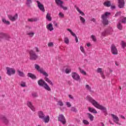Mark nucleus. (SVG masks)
<instances>
[{
  "mask_svg": "<svg viewBox=\"0 0 126 126\" xmlns=\"http://www.w3.org/2000/svg\"><path fill=\"white\" fill-rule=\"evenodd\" d=\"M64 42L65 44H66V45H68L69 44V39H68V37H64Z\"/></svg>",
  "mask_w": 126,
  "mask_h": 126,
  "instance_id": "cd10ccee",
  "label": "nucleus"
},
{
  "mask_svg": "<svg viewBox=\"0 0 126 126\" xmlns=\"http://www.w3.org/2000/svg\"><path fill=\"white\" fill-rule=\"evenodd\" d=\"M91 21H93L94 22H96V20L94 19V18H92L91 20Z\"/></svg>",
  "mask_w": 126,
  "mask_h": 126,
  "instance_id": "052dcab7",
  "label": "nucleus"
},
{
  "mask_svg": "<svg viewBox=\"0 0 126 126\" xmlns=\"http://www.w3.org/2000/svg\"><path fill=\"white\" fill-rule=\"evenodd\" d=\"M28 77H30L32 79H36V76L31 73H28Z\"/></svg>",
  "mask_w": 126,
  "mask_h": 126,
  "instance_id": "412c9836",
  "label": "nucleus"
},
{
  "mask_svg": "<svg viewBox=\"0 0 126 126\" xmlns=\"http://www.w3.org/2000/svg\"><path fill=\"white\" fill-rule=\"evenodd\" d=\"M7 70V74L10 76L11 75H12V74H14L16 71H15V69L14 68H10V67H6V68Z\"/></svg>",
  "mask_w": 126,
  "mask_h": 126,
  "instance_id": "0eeeda50",
  "label": "nucleus"
},
{
  "mask_svg": "<svg viewBox=\"0 0 126 126\" xmlns=\"http://www.w3.org/2000/svg\"><path fill=\"white\" fill-rule=\"evenodd\" d=\"M66 104L68 108H70V107H71V104H70V102H66Z\"/></svg>",
  "mask_w": 126,
  "mask_h": 126,
  "instance_id": "09e8293b",
  "label": "nucleus"
},
{
  "mask_svg": "<svg viewBox=\"0 0 126 126\" xmlns=\"http://www.w3.org/2000/svg\"><path fill=\"white\" fill-rule=\"evenodd\" d=\"M80 14H81V15L82 16H84L85 14H84V13L81 11H80L79 12Z\"/></svg>",
  "mask_w": 126,
  "mask_h": 126,
  "instance_id": "4d7b16f0",
  "label": "nucleus"
},
{
  "mask_svg": "<svg viewBox=\"0 0 126 126\" xmlns=\"http://www.w3.org/2000/svg\"><path fill=\"white\" fill-rule=\"evenodd\" d=\"M80 72L83 74L84 75H86V72L84 71L83 69H80Z\"/></svg>",
  "mask_w": 126,
  "mask_h": 126,
  "instance_id": "a18cd8bd",
  "label": "nucleus"
},
{
  "mask_svg": "<svg viewBox=\"0 0 126 126\" xmlns=\"http://www.w3.org/2000/svg\"><path fill=\"white\" fill-rule=\"evenodd\" d=\"M3 121L6 125H7V124H8V120L6 119V118L4 117L3 118Z\"/></svg>",
  "mask_w": 126,
  "mask_h": 126,
  "instance_id": "79ce46f5",
  "label": "nucleus"
},
{
  "mask_svg": "<svg viewBox=\"0 0 126 126\" xmlns=\"http://www.w3.org/2000/svg\"><path fill=\"white\" fill-rule=\"evenodd\" d=\"M61 7L62 8H63V10H66L67 9V7H64L63 6V5H61V6L60 7Z\"/></svg>",
  "mask_w": 126,
  "mask_h": 126,
  "instance_id": "603ef678",
  "label": "nucleus"
},
{
  "mask_svg": "<svg viewBox=\"0 0 126 126\" xmlns=\"http://www.w3.org/2000/svg\"><path fill=\"white\" fill-rule=\"evenodd\" d=\"M121 118L123 119V120H126V118H125L124 116L121 115Z\"/></svg>",
  "mask_w": 126,
  "mask_h": 126,
  "instance_id": "0e129e2a",
  "label": "nucleus"
},
{
  "mask_svg": "<svg viewBox=\"0 0 126 126\" xmlns=\"http://www.w3.org/2000/svg\"><path fill=\"white\" fill-rule=\"evenodd\" d=\"M58 121L59 122H61V123H62L63 125H65V124L66 123V121H65V118H64L63 115L62 114L59 115L58 117Z\"/></svg>",
  "mask_w": 126,
  "mask_h": 126,
  "instance_id": "1a4fd4ad",
  "label": "nucleus"
},
{
  "mask_svg": "<svg viewBox=\"0 0 126 126\" xmlns=\"http://www.w3.org/2000/svg\"><path fill=\"white\" fill-rule=\"evenodd\" d=\"M46 28L49 31H53L54 30V27H53V24L50 23L46 26Z\"/></svg>",
  "mask_w": 126,
  "mask_h": 126,
  "instance_id": "a211bd4d",
  "label": "nucleus"
},
{
  "mask_svg": "<svg viewBox=\"0 0 126 126\" xmlns=\"http://www.w3.org/2000/svg\"><path fill=\"white\" fill-rule=\"evenodd\" d=\"M96 72H97V73H100L102 78H103V79H105V75H104V72H103L102 68H98L96 69Z\"/></svg>",
  "mask_w": 126,
  "mask_h": 126,
  "instance_id": "2eb2a0df",
  "label": "nucleus"
},
{
  "mask_svg": "<svg viewBox=\"0 0 126 126\" xmlns=\"http://www.w3.org/2000/svg\"><path fill=\"white\" fill-rule=\"evenodd\" d=\"M117 28L119 30H122L123 29V26H122V23L121 22H119L117 24Z\"/></svg>",
  "mask_w": 126,
  "mask_h": 126,
  "instance_id": "c85d7f7f",
  "label": "nucleus"
},
{
  "mask_svg": "<svg viewBox=\"0 0 126 126\" xmlns=\"http://www.w3.org/2000/svg\"><path fill=\"white\" fill-rule=\"evenodd\" d=\"M86 88L87 90H89V91H91V87L89 85H86Z\"/></svg>",
  "mask_w": 126,
  "mask_h": 126,
  "instance_id": "49530a36",
  "label": "nucleus"
},
{
  "mask_svg": "<svg viewBox=\"0 0 126 126\" xmlns=\"http://www.w3.org/2000/svg\"><path fill=\"white\" fill-rule=\"evenodd\" d=\"M121 12H118L116 13L115 14V17H117L118 16H120V15H121Z\"/></svg>",
  "mask_w": 126,
  "mask_h": 126,
  "instance_id": "3c124183",
  "label": "nucleus"
},
{
  "mask_svg": "<svg viewBox=\"0 0 126 126\" xmlns=\"http://www.w3.org/2000/svg\"><path fill=\"white\" fill-rule=\"evenodd\" d=\"M27 105L28 107L30 108V109H31L32 111V112H35V107L33 106L31 101H27Z\"/></svg>",
  "mask_w": 126,
  "mask_h": 126,
  "instance_id": "ddd939ff",
  "label": "nucleus"
},
{
  "mask_svg": "<svg viewBox=\"0 0 126 126\" xmlns=\"http://www.w3.org/2000/svg\"><path fill=\"white\" fill-rule=\"evenodd\" d=\"M76 9H77L78 12H80V9H79V8L78 7H76Z\"/></svg>",
  "mask_w": 126,
  "mask_h": 126,
  "instance_id": "680f3d73",
  "label": "nucleus"
},
{
  "mask_svg": "<svg viewBox=\"0 0 126 126\" xmlns=\"http://www.w3.org/2000/svg\"><path fill=\"white\" fill-rule=\"evenodd\" d=\"M27 34L28 35H29V36H30V37H33V36H34V34H35V33L33 32H27Z\"/></svg>",
  "mask_w": 126,
  "mask_h": 126,
  "instance_id": "473e14b6",
  "label": "nucleus"
},
{
  "mask_svg": "<svg viewBox=\"0 0 126 126\" xmlns=\"http://www.w3.org/2000/svg\"><path fill=\"white\" fill-rule=\"evenodd\" d=\"M118 6L120 8H123L125 6V0H118Z\"/></svg>",
  "mask_w": 126,
  "mask_h": 126,
  "instance_id": "f3484780",
  "label": "nucleus"
},
{
  "mask_svg": "<svg viewBox=\"0 0 126 126\" xmlns=\"http://www.w3.org/2000/svg\"><path fill=\"white\" fill-rule=\"evenodd\" d=\"M87 115H88V117L89 119H90V121L91 122H93V120H94V116L90 113H87Z\"/></svg>",
  "mask_w": 126,
  "mask_h": 126,
  "instance_id": "a878e982",
  "label": "nucleus"
},
{
  "mask_svg": "<svg viewBox=\"0 0 126 126\" xmlns=\"http://www.w3.org/2000/svg\"><path fill=\"white\" fill-rule=\"evenodd\" d=\"M83 123L84 124V125H89V122L87 120H83Z\"/></svg>",
  "mask_w": 126,
  "mask_h": 126,
  "instance_id": "de8ad7c7",
  "label": "nucleus"
},
{
  "mask_svg": "<svg viewBox=\"0 0 126 126\" xmlns=\"http://www.w3.org/2000/svg\"><path fill=\"white\" fill-rule=\"evenodd\" d=\"M113 32V29L112 28H109L105 30L103 32H102L101 35L105 37L107 35H111Z\"/></svg>",
  "mask_w": 126,
  "mask_h": 126,
  "instance_id": "423d86ee",
  "label": "nucleus"
},
{
  "mask_svg": "<svg viewBox=\"0 0 126 126\" xmlns=\"http://www.w3.org/2000/svg\"><path fill=\"white\" fill-rule=\"evenodd\" d=\"M110 49L111 52L113 55H117L118 54V49H117V47H116L115 44H112Z\"/></svg>",
  "mask_w": 126,
  "mask_h": 126,
  "instance_id": "6e6552de",
  "label": "nucleus"
},
{
  "mask_svg": "<svg viewBox=\"0 0 126 126\" xmlns=\"http://www.w3.org/2000/svg\"><path fill=\"white\" fill-rule=\"evenodd\" d=\"M36 52H37V53L39 52V49L38 48V47H36L34 48Z\"/></svg>",
  "mask_w": 126,
  "mask_h": 126,
  "instance_id": "6e6d98bb",
  "label": "nucleus"
},
{
  "mask_svg": "<svg viewBox=\"0 0 126 126\" xmlns=\"http://www.w3.org/2000/svg\"><path fill=\"white\" fill-rule=\"evenodd\" d=\"M2 21L3 23L6 24L7 25H9V24H10V22H9L8 21H6V20H5L4 18H2Z\"/></svg>",
  "mask_w": 126,
  "mask_h": 126,
  "instance_id": "2f4dec72",
  "label": "nucleus"
},
{
  "mask_svg": "<svg viewBox=\"0 0 126 126\" xmlns=\"http://www.w3.org/2000/svg\"><path fill=\"white\" fill-rule=\"evenodd\" d=\"M8 17L11 21L14 22L18 18V15L17 13L14 16L12 15H8Z\"/></svg>",
  "mask_w": 126,
  "mask_h": 126,
  "instance_id": "9d476101",
  "label": "nucleus"
},
{
  "mask_svg": "<svg viewBox=\"0 0 126 126\" xmlns=\"http://www.w3.org/2000/svg\"><path fill=\"white\" fill-rule=\"evenodd\" d=\"M34 67L35 69H36V70L38 71V72H40V73H42V74L44 75L45 76L44 80H45L46 82H48V83H49V84H50L51 86H53V85H54L52 81L50 80L49 78H48V73L45 71H44V68L40 67V66H39V65L37 64H34Z\"/></svg>",
  "mask_w": 126,
  "mask_h": 126,
  "instance_id": "f03ea898",
  "label": "nucleus"
},
{
  "mask_svg": "<svg viewBox=\"0 0 126 126\" xmlns=\"http://www.w3.org/2000/svg\"><path fill=\"white\" fill-rule=\"evenodd\" d=\"M54 43L53 42H50L48 43V47H53Z\"/></svg>",
  "mask_w": 126,
  "mask_h": 126,
  "instance_id": "864d4df0",
  "label": "nucleus"
},
{
  "mask_svg": "<svg viewBox=\"0 0 126 126\" xmlns=\"http://www.w3.org/2000/svg\"><path fill=\"white\" fill-rule=\"evenodd\" d=\"M46 18L48 21H52V17H51V14L47 13Z\"/></svg>",
  "mask_w": 126,
  "mask_h": 126,
  "instance_id": "bb28decb",
  "label": "nucleus"
},
{
  "mask_svg": "<svg viewBox=\"0 0 126 126\" xmlns=\"http://www.w3.org/2000/svg\"><path fill=\"white\" fill-rule=\"evenodd\" d=\"M121 45L123 49H125V48L126 47V43L124 41L121 42Z\"/></svg>",
  "mask_w": 126,
  "mask_h": 126,
  "instance_id": "c9c22d12",
  "label": "nucleus"
},
{
  "mask_svg": "<svg viewBox=\"0 0 126 126\" xmlns=\"http://www.w3.org/2000/svg\"><path fill=\"white\" fill-rule=\"evenodd\" d=\"M87 47H90V46H91L90 43H87Z\"/></svg>",
  "mask_w": 126,
  "mask_h": 126,
  "instance_id": "338daca9",
  "label": "nucleus"
},
{
  "mask_svg": "<svg viewBox=\"0 0 126 126\" xmlns=\"http://www.w3.org/2000/svg\"><path fill=\"white\" fill-rule=\"evenodd\" d=\"M55 2L57 4V5L60 6V7L63 3V1L62 0H55Z\"/></svg>",
  "mask_w": 126,
  "mask_h": 126,
  "instance_id": "aec40b11",
  "label": "nucleus"
},
{
  "mask_svg": "<svg viewBox=\"0 0 126 126\" xmlns=\"http://www.w3.org/2000/svg\"><path fill=\"white\" fill-rule=\"evenodd\" d=\"M28 21L29 22H36V21H38V18H32L31 19H28Z\"/></svg>",
  "mask_w": 126,
  "mask_h": 126,
  "instance_id": "393cba45",
  "label": "nucleus"
},
{
  "mask_svg": "<svg viewBox=\"0 0 126 126\" xmlns=\"http://www.w3.org/2000/svg\"><path fill=\"white\" fill-rule=\"evenodd\" d=\"M67 31H69V32H70V34L72 35V36H73V37H77L76 34H75V33H74L73 32H72V31H71L70 30V29H67Z\"/></svg>",
  "mask_w": 126,
  "mask_h": 126,
  "instance_id": "f704fd0d",
  "label": "nucleus"
},
{
  "mask_svg": "<svg viewBox=\"0 0 126 126\" xmlns=\"http://www.w3.org/2000/svg\"><path fill=\"white\" fill-rule=\"evenodd\" d=\"M104 5L107 7H110L111 6V2L110 1L104 2Z\"/></svg>",
  "mask_w": 126,
  "mask_h": 126,
  "instance_id": "7c9ffc66",
  "label": "nucleus"
},
{
  "mask_svg": "<svg viewBox=\"0 0 126 126\" xmlns=\"http://www.w3.org/2000/svg\"><path fill=\"white\" fill-rule=\"evenodd\" d=\"M69 98H70V99H72V100H73V97L72 95H71V94L69 95Z\"/></svg>",
  "mask_w": 126,
  "mask_h": 126,
  "instance_id": "13d9d810",
  "label": "nucleus"
},
{
  "mask_svg": "<svg viewBox=\"0 0 126 126\" xmlns=\"http://www.w3.org/2000/svg\"><path fill=\"white\" fill-rule=\"evenodd\" d=\"M20 85L22 87H26V83L24 81H22Z\"/></svg>",
  "mask_w": 126,
  "mask_h": 126,
  "instance_id": "ea45409f",
  "label": "nucleus"
},
{
  "mask_svg": "<svg viewBox=\"0 0 126 126\" xmlns=\"http://www.w3.org/2000/svg\"><path fill=\"white\" fill-rule=\"evenodd\" d=\"M43 87L45 89V90H47V91H51V88L49 87L48 84L45 83L44 85H43Z\"/></svg>",
  "mask_w": 126,
  "mask_h": 126,
  "instance_id": "4be33fe9",
  "label": "nucleus"
},
{
  "mask_svg": "<svg viewBox=\"0 0 126 126\" xmlns=\"http://www.w3.org/2000/svg\"><path fill=\"white\" fill-rule=\"evenodd\" d=\"M59 16L60 18H63V17H64V14H63L62 12L59 13Z\"/></svg>",
  "mask_w": 126,
  "mask_h": 126,
  "instance_id": "a19ab883",
  "label": "nucleus"
},
{
  "mask_svg": "<svg viewBox=\"0 0 126 126\" xmlns=\"http://www.w3.org/2000/svg\"><path fill=\"white\" fill-rule=\"evenodd\" d=\"M75 38L76 43H78V38H77V36H76Z\"/></svg>",
  "mask_w": 126,
  "mask_h": 126,
  "instance_id": "bf43d9fd",
  "label": "nucleus"
},
{
  "mask_svg": "<svg viewBox=\"0 0 126 126\" xmlns=\"http://www.w3.org/2000/svg\"><path fill=\"white\" fill-rule=\"evenodd\" d=\"M101 126H104V124H103V123H101Z\"/></svg>",
  "mask_w": 126,
  "mask_h": 126,
  "instance_id": "774afa93",
  "label": "nucleus"
},
{
  "mask_svg": "<svg viewBox=\"0 0 126 126\" xmlns=\"http://www.w3.org/2000/svg\"><path fill=\"white\" fill-rule=\"evenodd\" d=\"M111 13L106 12L103 15H102L101 18L102 19V23L104 25H108L109 22L108 21V15H110Z\"/></svg>",
  "mask_w": 126,
  "mask_h": 126,
  "instance_id": "20e7f679",
  "label": "nucleus"
},
{
  "mask_svg": "<svg viewBox=\"0 0 126 126\" xmlns=\"http://www.w3.org/2000/svg\"><path fill=\"white\" fill-rule=\"evenodd\" d=\"M32 96H33V97H38V95L37 94V93H32Z\"/></svg>",
  "mask_w": 126,
  "mask_h": 126,
  "instance_id": "5fc2aeb1",
  "label": "nucleus"
},
{
  "mask_svg": "<svg viewBox=\"0 0 126 126\" xmlns=\"http://www.w3.org/2000/svg\"><path fill=\"white\" fill-rule=\"evenodd\" d=\"M80 49L82 53H83L84 54V53H85V51H84V48H83V47L80 46Z\"/></svg>",
  "mask_w": 126,
  "mask_h": 126,
  "instance_id": "8fccbe9b",
  "label": "nucleus"
},
{
  "mask_svg": "<svg viewBox=\"0 0 126 126\" xmlns=\"http://www.w3.org/2000/svg\"><path fill=\"white\" fill-rule=\"evenodd\" d=\"M71 111H72V112H74V113H76L77 112V109H76V108L74 107H72Z\"/></svg>",
  "mask_w": 126,
  "mask_h": 126,
  "instance_id": "c03bdc74",
  "label": "nucleus"
},
{
  "mask_svg": "<svg viewBox=\"0 0 126 126\" xmlns=\"http://www.w3.org/2000/svg\"><path fill=\"white\" fill-rule=\"evenodd\" d=\"M17 72H18V75H19L21 77H24V76H25L24 73L19 70H17Z\"/></svg>",
  "mask_w": 126,
  "mask_h": 126,
  "instance_id": "b1692460",
  "label": "nucleus"
},
{
  "mask_svg": "<svg viewBox=\"0 0 126 126\" xmlns=\"http://www.w3.org/2000/svg\"><path fill=\"white\" fill-rule=\"evenodd\" d=\"M91 38L92 39L94 42H96V41L97 40V39L96 38V36H95L94 35H92Z\"/></svg>",
  "mask_w": 126,
  "mask_h": 126,
  "instance_id": "37998d69",
  "label": "nucleus"
},
{
  "mask_svg": "<svg viewBox=\"0 0 126 126\" xmlns=\"http://www.w3.org/2000/svg\"><path fill=\"white\" fill-rule=\"evenodd\" d=\"M86 99L88 100V101L92 103L94 107H95L97 109H99V110H101V111H102L103 113L105 114V115L106 116V114H107V109L106 108V107L99 104V103H98L97 101H96L92 97H91L90 95H88L86 97Z\"/></svg>",
  "mask_w": 126,
  "mask_h": 126,
  "instance_id": "f257e3e1",
  "label": "nucleus"
},
{
  "mask_svg": "<svg viewBox=\"0 0 126 126\" xmlns=\"http://www.w3.org/2000/svg\"><path fill=\"white\" fill-rule=\"evenodd\" d=\"M79 18H80V21H81L82 23H83V24H84V23H85V19H84L82 16H80Z\"/></svg>",
  "mask_w": 126,
  "mask_h": 126,
  "instance_id": "4c0bfd02",
  "label": "nucleus"
},
{
  "mask_svg": "<svg viewBox=\"0 0 126 126\" xmlns=\"http://www.w3.org/2000/svg\"><path fill=\"white\" fill-rule=\"evenodd\" d=\"M36 2L37 3V7L39 8L40 10H41L43 12H45V7L40 1L36 0Z\"/></svg>",
  "mask_w": 126,
  "mask_h": 126,
  "instance_id": "9b49d317",
  "label": "nucleus"
},
{
  "mask_svg": "<svg viewBox=\"0 0 126 126\" xmlns=\"http://www.w3.org/2000/svg\"><path fill=\"white\" fill-rule=\"evenodd\" d=\"M38 116L39 119L42 120V121H43L45 124H47L50 122V116H49V115H47L46 116H45V114H44L43 111H39L38 113Z\"/></svg>",
  "mask_w": 126,
  "mask_h": 126,
  "instance_id": "7ed1b4c3",
  "label": "nucleus"
},
{
  "mask_svg": "<svg viewBox=\"0 0 126 126\" xmlns=\"http://www.w3.org/2000/svg\"><path fill=\"white\" fill-rule=\"evenodd\" d=\"M38 59V55H36L35 52L33 50L30 51V60L35 61Z\"/></svg>",
  "mask_w": 126,
  "mask_h": 126,
  "instance_id": "39448f33",
  "label": "nucleus"
},
{
  "mask_svg": "<svg viewBox=\"0 0 126 126\" xmlns=\"http://www.w3.org/2000/svg\"><path fill=\"white\" fill-rule=\"evenodd\" d=\"M72 77L73 78V79H75V80L77 81H78L79 79H80V76L79 75L75 72L72 73Z\"/></svg>",
  "mask_w": 126,
  "mask_h": 126,
  "instance_id": "dca6fc26",
  "label": "nucleus"
},
{
  "mask_svg": "<svg viewBox=\"0 0 126 126\" xmlns=\"http://www.w3.org/2000/svg\"><path fill=\"white\" fill-rule=\"evenodd\" d=\"M32 3V0H27L26 4V5H27V6L30 7Z\"/></svg>",
  "mask_w": 126,
  "mask_h": 126,
  "instance_id": "c756f323",
  "label": "nucleus"
},
{
  "mask_svg": "<svg viewBox=\"0 0 126 126\" xmlns=\"http://www.w3.org/2000/svg\"><path fill=\"white\" fill-rule=\"evenodd\" d=\"M111 9H115L116 8V6H111Z\"/></svg>",
  "mask_w": 126,
  "mask_h": 126,
  "instance_id": "e2e57ef3",
  "label": "nucleus"
},
{
  "mask_svg": "<svg viewBox=\"0 0 126 126\" xmlns=\"http://www.w3.org/2000/svg\"><path fill=\"white\" fill-rule=\"evenodd\" d=\"M60 110L61 111H62L63 112V110H64V107H63V108H62V107L60 108Z\"/></svg>",
  "mask_w": 126,
  "mask_h": 126,
  "instance_id": "69168bd1",
  "label": "nucleus"
},
{
  "mask_svg": "<svg viewBox=\"0 0 126 126\" xmlns=\"http://www.w3.org/2000/svg\"><path fill=\"white\" fill-rule=\"evenodd\" d=\"M58 103L59 106H60L61 107H63V101L60 100L58 101Z\"/></svg>",
  "mask_w": 126,
  "mask_h": 126,
  "instance_id": "58836bf2",
  "label": "nucleus"
},
{
  "mask_svg": "<svg viewBox=\"0 0 126 126\" xmlns=\"http://www.w3.org/2000/svg\"><path fill=\"white\" fill-rule=\"evenodd\" d=\"M121 23H126V17H123L121 18V20L119 21Z\"/></svg>",
  "mask_w": 126,
  "mask_h": 126,
  "instance_id": "72a5a7b5",
  "label": "nucleus"
},
{
  "mask_svg": "<svg viewBox=\"0 0 126 126\" xmlns=\"http://www.w3.org/2000/svg\"><path fill=\"white\" fill-rule=\"evenodd\" d=\"M65 73H70V72H71V69L70 68H67L65 70Z\"/></svg>",
  "mask_w": 126,
  "mask_h": 126,
  "instance_id": "e433bc0d",
  "label": "nucleus"
},
{
  "mask_svg": "<svg viewBox=\"0 0 126 126\" xmlns=\"http://www.w3.org/2000/svg\"><path fill=\"white\" fill-rule=\"evenodd\" d=\"M111 116L112 117L113 122L115 123V124H117V125H121L119 124V122H120V119H119V117L114 114H111Z\"/></svg>",
  "mask_w": 126,
  "mask_h": 126,
  "instance_id": "4468645a",
  "label": "nucleus"
},
{
  "mask_svg": "<svg viewBox=\"0 0 126 126\" xmlns=\"http://www.w3.org/2000/svg\"><path fill=\"white\" fill-rule=\"evenodd\" d=\"M37 83L38 85H39V86H41L42 87H43L44 84L46 83V82H45L42 79H40L38 81Z\"/></svg>",
  "mask_w": 126,
  "mask_h": 126,
  "instance_id": "6ab92c4d",
  "label": "nucleus"
},
{
  "mask_svg": "<svg viewBox=\"0 0 126 126\" xmlns=\"http://www.w3.org/2000/svg\"><path fill=\"white\" fill-rule=\"evenodd\" d=\"M88 109L89 112L93 113L94 114H97V111L95 109L92 107H89Z\"/></svg>",
  "mask_w": 126,
  "mask_h": 126,
  "instance_id": "5701e85b",
  "label": "nucleus"
},
{
  "mask_svg": "<svg viewBox=\"0 0 126 126\" xmlns=\"http://www.w3.org/2000/svg\"><path fill=\"white\" fill-rule=\"evenodd\" d=\"M0 38H2L3 39H5V40H7L8 41V40H9L10 37L9 36V35L7 34L6 33H3L2 32H1L0 33Z\"/></svg>",
  "mask_w": 126,
  "mask_h": 126,
  "instance_id": "f8f14e48",
  "label": "nucleus"
}]
</instances>
